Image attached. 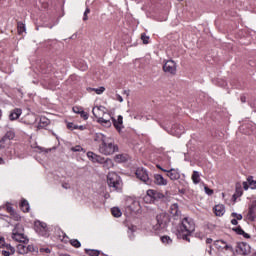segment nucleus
Returning a JSON list of instances; mask_svg holds the SVG:
<instances>
[{"instance_id": "51", "label": "nucleus", "mask_w": 256, "mask_h": 256, "mask_svg": "<svg viewBox=\"0 0 256 256\" xmlns=\"http://www.w3.org/2000/svg\"><path fill=\"white\" fill-rule=\"evenodd\" d=\"M223 249H226V251H227V250L233 251V246L227 244V242H224Z\"/></svg>"}, {"instance_id": "16", "label": "nucleus", "mask_w": 256, "mask_h": 256, "mask_svg": "<svg viewBox=\"0 0 256 256\" xmlns=\"http://www.w3.org/2000/svg\"><path fill=\"white\" fill-rule=\"evenodd\" d=\"M12 239H14V241H17L18 243H29V238H27L25 234H12Z\"/></svg>"}, {"instance_id": "36", "label": "nucleus", "mask_w": 256, "mask_h": 256, "mask_svg": "<svg viewBox=\"0 0 256 256\" xmlns=\"http://www.w3.org/2000/svg\"><path fill=\"white\" fill-rule=\"evenodd\" d=\"M25 31V24H23L22 22H18V33L19 35H21V33H24Z\"/></svg>"}, {"instance_id": "52", "label": "nucleus", "mask_w": 256, "mask_h": 256, "mask_svg": "<svg viewBox=\"0 0 256 256\" xmlns=\"http://www.w3.org/2000/svg\"><path fill=\"white\" fill-rule=\"evenodd\" d=\"M115 159L118 162L125 161V156L119 154V155H116Z\"/></svg>"}, {"instance_id": "46", "label": "nucleus", "mask_w": 256, "mask_h": 256, "mask_svg": "<svg viewBox=\"0 0 256 256\" xmlns=\"http://www.w3.org/2000/svg\"><path fill=\"white\" fill-rule=\"evenodd\" d=\"M95 163H100L103 165V163H105V158L101 157V156H96V162Z\"/></svg>"}, {"instance_id": "28", "label": "nucleus", "mask_w": 256, "mask_h": 256, "mask_svg": "<svg viewBox=\"0 0 256 256\" xmlns=\"http://www.w3.org/2000/svg\"><path fill=\"white\" fill-rule=\"evenodd\" d=\"M98 123L104 125L105 127H111V120H107L105 118H98Z\"/></svg>"}, {"instance_id": "40", "label": "nucleus", "mask_w": 256, "mask_h": 256, "mask_svg": "<svg viewBox=\"0 0 256 256\" xmlns=\"http://www.w3.org/2000/svg\"><path fill=\"white\" fill-rule=\"evenodd\" d=\"M36 249H35V246L33 245H28L26 247V253H35Z\"/></svg>"}, {"instance_id": "56", "label": "nucleus", "mask_w": 256, "mask_h": 256, "mask_svg": "<svg viewBox=\"0 0 256 256\" xmlns=\"http://www.w3.org/2000/svg\"><path fill=\"white\" fill-rule=\"evenodd\" d=\"M41 252L44 251V253H51V250L49 248H42L40 249Z\"/></svg>"}, {"instance_id": "31", "label": "nucleus", "mask_w": 256, "mask_h": 256, "mask_svg": "<svg viewBox=\"0 0 256 256\" xmlns=\"http://www.w3.org/2000/svg\"><path fill=\"white\" fill-rule=\"evenodd\" d=\"M70 245H72V247H75V249H79V247H81V242L77 239H72L70 240Z\"/></svg>"}, {"instance_id": "34", "label": "nucleus", "mask_w": 256, "mask_h": 256, "mask_svg": "<svg viewBox=\"0 0 256 256\" xmlns=\"http://www.w3.org/2000/svg\"><path fill=\"white\" fill-rule=\"evenodd\" d=\"M91 91H95L97 95H101L102 93H105V87L101 86L99 88H90Z\"/></svg>"}, {"instance_id": "58", "label": "nucleus", "mask_w": 256, "mask_h": 256, "mask_svg": "<svg viewBox=\"0 0 256 256\" xmlns=\"http://www.w3.org/2000/svg\"><path fill=\"white\" fill-rule=\"evenodd\" d=\"M7 210L8 213H10V215L13 214V212H15V210H13V207H8Z\"/></svg>"}, {"instance_id": "44", "label": "nucleus", "mask_w": 256, "mask_h": 256, "mask_svg": "<svg viewBox=\"0 0 256 256\" xmlns=\"http://www.w3.org/2000/svg\"><path fill=\"white\" fill-rule=\"evenodd\" d=\"M12 219H14V221H19L21 219V216H19L17 214V212H12V214H10Z\"/></svg>"}, {"instance_id": "5", "label": "nucleus", "mask_w": 256, "mask_h": 256, "mask_svg": "<svg viewBox=\"0 0 256 256\" xmlns=\"http://www.w3.org/2000/svg\"><path fill=\"white\" fill-rule=\"evenodd\" d=\"M34 229L38 235H41L42 237H49V228H47V223L37 220L34 222Z\"/></svg>"}, {"instance_id": "59", "label": "nucleus", "mask_w": 256, "mask_h": 256, "mask_svg": "<svg viewBox=\"0 0 256 256\" xmlns=\"http://www.w3.org/2000/svg\"><path fill=\"white\" fill-rule=\"evenodd\" d=\"M206 243H207V245H211V243H213V239L207 238Z\"/></svg>"}, {"instance_id": "13", "label": "nucleus", "mask_w": 256, "mask_h": 256, "mask_svg": "<svg viewBox=\"0 0 256 256\" xmlns=\"http://www.w3.org/2000/svg\"><path fill=\"white\" fill-rule=\"evenodd\" d=\"M22 113H23V110H21V108H15L9 114L10 121H17V119L21 117Z\"/></svg>"}, {"instance_id": "2", "label": "nucleus", "mask_w": 256, "mask_h": 256, "mask_svg": "<svg viewBox=\"0 0 256 256\" xmlns=\"http://www.w3.org/2000/svg\"><path fill=\"white\" fill-rule=\"evenodd\" d=\"M171 223V216L167 212H161L156 215L155 219L152 221L153 229L155 231H161V229H167Z\"/></svg>"}, {"instance_id": "4", "label": "nucleus", "mask_w": 256, "mask_h": 256, "mask_svg": "<svg viewBox=\"0 0 256 256\" xmlns=\"http://www.w3.org/2000/svg\"><path fill=\"white\" fill-rule=\"evenodd\" d=\"M117 151H119V147L113 143L111 138L99 145V153L102 155H113V153H117Z\"/></svg>"}, {"instance_id": "35", "label": "nucleus", "mask_w": 256, "mask_h": 256, "mask_svg": "<svg viewBox=\"0 0 256 256\" xmlns=\"http://www.w3.org/2000/svg\"><path fill=\"white\" fill-rule=\"evenodd\" d=\"M161 241H162V243H165L166 245H170V243H173V240H171V237H169V236H162Z\"/></svg>"}, {"instance_id": "8", "label": "nucleus", "mask_w": 256, "mask_h": 256, "mask_svg": "<svg viewBox=\"0 0 256 256\" xmlns=\"http://www.w3.org/2000/svg\"><path fill=\"white\" fill-rule=\"evenodd\" d=\"M136 177L137 179H140V181H143V183H145L146 185H151L149 174L147 173V170L145 168H138L136 170Z\"/></svg>"}, {"instance_id": "9", "label": "nucleus", "mask_w": 256, "mask_h": 256, "mask_svg": "<svg viewBox=\"0 0 256 256\" xmlns=\"http://www.w3.org/2000/svg\"><path fill=\"white\" fill-rule=\"evenodd\" d=\"M236 253L247 256L251 253V246L245 242H239L236 247Z\"/></svg>"}, {"instance_id": "54", "label": "nucleus", "mask_w": 256, "mask_h": 256, "mask_svg": "<svg viewBox=\"0 0 256 256\" xmlns=\"http://www.w3.org/2000/svg\"><path fill=\"white\" fill-rule=\"evenodd\" d=\"M63 189H71V185L69 183H62Z\"/></svg>"}, {"instance_id": "20", "label": "nucleus", "mask_w": 256, "mask_h": 256, "mask_svg": "<svg viewBox=\"0 0 256 256\" xmlns=\"http://www.w3.org/2000/svg\"><path fill=\"white\" fill-rule=\"evenodd\" d=\"M67 128L70 129V131H74L75 129H79L80 131H85L86 127L83 125H75L73 122H69L67 124Z\"/></svg>"}, {"instance_id": "23", "label": "nucleus", "mask_w": 256, "mask_h": 256, "mask_svg": "<svg viewBox=\"0 0 256 256\" xmlns=\"http://www.w3.org/2000/svg\"><path fill=\"white\" fill-rule=\"evenodd\" d=\"M102 165H103V168L104 169H111L113 168V160L107 158V159H104V162H102Z\"/></svg>"}, {"instance_id": "64", "label": "nucleus", "mask_w": 256, "mask_h": 256, "mask_svg": "<svg viewBox=\"0 0 256 256\" xmlns=\"http://www.w3.org/2000/svg\"><path fill=\"white\" fill-rule=\"evenodd\" d=\"M123 94H124V95H127V97H129V90H124V91H123Z\"/></svg>"}, {"instance_id": "10", "label": "nucleus", "mask_w": 256, "mask_h": 256, "mask_svg": "<svg viewBox=\"0 0 256 256\" xmlns=\"http://www.w3.org/2000/svg\"><path fill=\"white\" fill-rule=\"evenodd\" d=\"M171 132L176 137H181V135H183V133H185V127H183V125H181V124H174L172 126Z\"/></svg>"}, {"instance_id": "27", "label": "nucleus", "mask_w": 256, "mask_h": 256, "mask_svg": "<svg viewBox=\"0 0 256 256\" xmlns=\"http://www.w3.org/2000/svg\"><path fill=\"white\" fill-rule=\"evenodd\" d=\"M17 251L20 255H25L27 253V247L24 244H18Z\"/></svg>"}, {"instance_id": "6", "label": "nucleus", "mask_w": 256, "mask_h": 256, "mask_svg": "<svg viewBox=\"0 0 256 256\" xmlns=\"http://www.w3.org/2000/svg\"><path fill=\"white\" fill-rule=\"evenodd\" d=\"M13 139H15V132L11 130L6 132L0 140V149H7V147L11 145V141H13Z\"/></svg>"}, {"instance_id": "55", "label": "nucleus", "mask_w": 256, "mask_h": 256, "mask_svg": "<svg viewBox=\"0 0 256 256\" xmlns=\"http://www.w3.org/2000/svg\"><path fill=\"white\" fill-rule=\"evenodd\" d=\"M240 101H241V103H247V97L245 95H242L240 97Z\"/></svg>"}, {"instance_id": "12", "label": "nucleus", "mask_w": 256, "mask_h": 256, "mask_svg": "<svg viewBox=\"0 0 256 256\" xmlns=\"http://www.w3.org/2000/svg\"><path fill=\"white\" fill-rule=\"evenodd\" d=\"M170 214L174 217L175 220L181 217V211L179 210V204L174 203L170 206Z\"/></svg>"}, {"instance_id": "25", "label": "nucleus", "mask_w": 256, "mask_h": 256, "mask_svg": "<svg viewBox=\"0 0 256 256\" xmlns=\"http://www.w3.org/2000/svg\"><path fill=\"white\" fill-rule=\"evenodd\" d=\"M85 254L90 256H99L101 255V252L99 250L95 249H85Z\"/></svg>"}, {"instance_id": "49", "label": "nucleus", "mask_w": 256, "mask_h": 256, "mask_svg": "<svg viewBox=\"0 0 256 256\" xmlns=\"http://www.w3.org/2000/svg\"><path fill=\"white\" fill-rule=\"evenodd\" d=\"M204 190H205V194H206V195H213V189H211V188L205 186V187H204Z\"/></svg>"}, {"instance_id": "24", "label": "nucleus", "mask_w": 256, "mask_h": 256, "mask_svg": "<svg viewBox=\"0 0 256 256\" xmlns=\"http://www.w3.org/2000/svg\"><path fill=\"white\" fill-rule=\"evenodd\" d=\"M192 181L195 185L201 182V176L199 175L198 171H194L192 174Z\"/></svg>"}, {"instance_id": "17", "label": "nucleus", "mask_w": 256, "mask_h": 256, "mask_svg": "<svg viewBox=\"0 0 256 256\" xmlns=\"http://www.w3.org/2000/svg\"><path fill=\"white\" fill-rule=\"evenodd\" d=\"M113 125L117 131L123 129V116L119 115L117 119L112 118Z\"/></svg>"}, {"instance_id": "50", "label": "nucleus", "mask_w": 256, "mask_h": 256, "mask_svg": "<svg viewBox=\"0 0 256 256\" xmlns=\"http://www.w3.org/2000/svg\"><path fill=\"white\" fill-rule=\"evenodd\" d=\"M2 255L11 256V255H15V253H11V250H2Z\"/></svg>"}, {"instance_id": "29", "label": "nucleus", "mask_w": 256, "mask_h": 256, "mask_svg": "<svg viewBox=\"0 0 256 256\" xmlns=\"http://www.w3.org/2000/svg\"><path fill=\"white\" fill-rule=\"evenodd\" d=\"M97 154H95L94 152H87V157L90 161H92V163H96L97 161Z\"/></svg>"}, {"instance_id": "14", "label": "nucleus", "mask_w": 256, "mask_h": 256, "mask_svg": "<svg viewBox=\"0 0 256 256\" xmlns=\"http://www.w3.org/2000/svg\"><path fill=\"white\" fill-rule=\"evenodd\" d=\"M110 139L111 138L107 137L103 133H96L94 135V141H96V143H101V145H103L104 143H107V141L110 140Z\"/></svg>"}, {"instance_id": "41", "label": "nucleus", "mask_w": 256, "mask_h": 256, "mask_svg": "<svg viewBox=\"0 0 256 256\" xmlns=\"http://www.w3.org/2000/svg\"><path fill=\"white\" fill-rule=\"evenodd\" d=\"M233 231H235V233H237V235H243V233H245V231L241 229V226L233 228Z\"/></svg>"}, {"instance_id": "45", "label": "nucleus", "mask_w": 256, "mask_h": 256, "mask_svg": "<svg viewBox=\"0 0 256 256\" xmlns=\"http://www.w3.org/2000/svg\"><path fill=\"white\" fill-rule=\"evenodd\" d=\"M71 150H72L74 153H79V152L83 151V147H81V146H75V147H72Z\"/></svg>"}, {"instance_id": "26", "label": "nucleus", "mask_w": 256, "mask_h": 256, "mask_svg": "<svg viewBox=\"0 0 256 256\" xmlns=\"http://www.w3.org/2000/svg\"><path fill=\"white\" fill-rule=\"evenodd\" d=\"M47 125H49V119H47L45 117H41L40 123L38 125V129H42V127H47Z\"/></svg>"}, {"instance_id": "37", "label": "nucleus", "mask_w": 256, "mask_h": 256, "mask_svg": "<svg viewBox=\"0 0 256 256\" xmlns=\"http://www.w3.org/2000/svg\"><path fill=\"white\" fill-rule=\"evenodd\" d=\"M231 217H233L234 219H236V221H241V219H243V215L237 214V212H232V213H231Z\"/></svg>"}, {"instance_id": "19", "label": "nucleus", "mask_w": 256, "mask_h": 256, "mask_svg": "<svg viewBox=\"0 0 256 256\" xmlns=\"http://www.w3.org/2000/svg\"><path fill=\"white\" fill-rule=\"evenodd\" d=\"M154 183L156 185H167V179H165L161 174H155Z\"/></svg>"}, {"instance_id": "42", "label": "nucleus", "mask_w": 256, "mask_h": 256, "mask_svg": "<svg viewBox=\"0 0 256 256\" xmlns=\"http://www.w3.org/2000/svg\"><path fill=\"white\" fill-rule=\"evenodd\" d=\"M73 111L77 114V115H80L83 111V108L79 107V106H74L73 108Z\"/></svg>"}, {"instance_id": "15", "label": "nucleus", "mask_w": 256, "mask_h": 256, "mask_svg": "<svg viewBox=\"0 0 256 256\" xmlns=\"http://www.w3.org/2000/svg\"><path fill=\"white\" fill-rule=\"evenodd\" d=\"M168 177H170L171 181H177L178 179H181V174L178 170H175L174 168L167 170Z\"/></svg>"}, {"instance_id": "43", "label": "nucleus", "mask_w": 256, "mask_h": 256, "mask_svg": "<svg viewBox=\"0 0 256 256\" xmlns=\"http://www.w3.org/2000/svg\"><path fill=\"white\" fill-rule=\"evenodd\" d=\"M155 193H156V190H148L147 196L150 197L151 199H155Z\"/></svg>"}, {"instance_id": "3", "label": "nucleus", "mask_w": 256, "mask_h": 256, "mask_svg": "<svg viewBox=\"0 0 256 256\" xmlns=\"http://www.w3.org/2000/svg\"><path fill=\"white\" fill-rule=\"evenodd\" d=\"M107 184L110 187V191H121V189H123V181L121 180V176L116 172L108 173Z\"/></svg>"}, {"instance_id": "57", "label": "nucleus", "mask_w": 256, "mask_h": 256, "mask_svg": "<svg viewBox=\"0 0 256 256\" xmlns=\"http://www.w3.org/2000/svg\"><path fill=\"white\" fill-rule=\"evenodd\" d=\"M242 235L245 237V239H251V236L246 232H244Z\"/></svg>"}, {"instance_id": "60", "label": "nucleus", "mask_w": 256, "mask_h": 256, "mask_svg": "<svg viewBox=\"0 0 256 256\" xmlns=\"http://www.w3.org/2000/svg\"><path fill=\"white\" fill-rule=\"evenodd\" d=\"M231 223L233 224V225H238L239 224V222L237 221V219H232L231 220Z\"/></svg>"}, {"instance_id": "22", "label": "nucleus", "mask_w": 256, "mask_h": 256, "mask_svg": "<svg viewBox=\"0 0 256 256\" xmlns=\"http://www.w3.org/2000/svg\"><path fill=\"white\" fill-rule=\"evenodd\" d=\"M24 231H25V229L23 228V226L21 224H16L12 231V235L24 234Z\"/></svg>"}, {"instance_id": "63", "label": "nucleus", "mask_w": 256, "mask_h": 256, "mask_svg": "<svg viewBox=\"0 0 256 256\" xmlns=\"http://www.w3.org/2000/svg\"><path fill=\"white\" fill-rule=\"evenodd\" d=\"M43 81H44V83H51V82H49V78H47V77H44Z\"/></svg>"}, {"instance_id": "1", "label": "nucleus", "mask_w": 256, "mask_h": 256, "mask_svg": "<svg viewBox=\"0 0 256 256\" xmlns=\"http://www.w3.org/2000/svg\"><path fill=\"white\" fill-rule=\"evenodd\" d=\"M195 231V222L189 218H184L181 222L179 229L177 230V238L183 239L191 243V233Z\"/></svg>"}, {"instance_id": "32", "label": "nucleus", "mask_w": 256, "mask_h": 256, "mask_svg": "<svg viewBox=\"0 0 256 256\" xmlns=\"http://www.w3.org/2000/svg\"><path fill=\"white\" fill-rule=\"evenodd\" d=\"M225 245V241L223 240H217L214 242V246L216 247V249H223Z\"/></svg>"}, {"instance_id": "39", "label": "nucleus", "mask_w": 256, "mask_h": 256, "mask_svg": "<svg viewBox=\"0 0 256 256\" xmlns=\"http://www.w3.org/2000/svg\"><path fill=\"white\" fill-rule=\"evenodd\" d=\"M164 197L165 195H163V193L156 191L154 195V201H157V199H163Z\"/></svg>"}, {"instance_id": "48", "label": "nucleus", "mask_w": 256, "mask_h": 256, "mask_svg": "<svg viewBox=\"0 0 256 256\" xmlns=\"http://www.w3.org/2000/svg\"><path fill=\"white\" fill-rule=\"evenodd\" d=\"M90 13H91V10L89 8H86V10L84 12V16H83V21H87V19H89V17H87V15Z\"/></svg>"}, {"instance_id": "30", "label": "nucleus", "mask_w": 256, "mask_h": 256, "mask_svg": "<svg viewBox=\"0 0 256 256\" xmlns=\"http://www.w3.org/2000/svg\"><path fill=\"white\" fill-rule=\"evenodd\" d=\"M111 213L113 215V217H121L122 213H121V210L117 207H114L111 209Z\"/></svg>"}, {"instance_id": "47", "label": "nucleus", "mask_w": 256, "mask_h": 256, "mask_svg": "<svg viewBox=\"0 0 256 256\" xmlns=\"http://www.w3.org/2000/svg\"><path fill=\"white\" fill-rule=\"evenodd\" d=\"M80 116L82 119H84V121H87L89 119V114L87 112H84L83 110Z\"/></svg>"}, {"instance_id": "18", "label": "nucleus", "mask_w": 256, "mask_h": 256, "mask_svg": "<svg viewBox=\"0 0 256 256\" xmlns=\"http://www.w3.org/2000/svg\"><path fill=\"white\" fill-rule=\"evenodd\" d=\"M214 212L217 217H223V215H225V206L223 204L216 205Z\"/></svg>"}, {"instance_id": "7", "label": "nucleus", "mask_w": 256, "mask_h": 256, "mask_svg": "<svg viewBox=\"0 0 256 256\" xmlns=\"http://www.w3.org/2000/svg\"><path fill=\"white\" fill-rule=\"evenodd\" d=\"M164 73H168L169 75H176L177 73V63L173 60H167L163 65Z\"/></svg>"}, {"instance_id": "61", "label": "nucleus", "mask_w": 256, "mask_h": 256, "mask_svg": "<svg viewBox=\"0 0 256 256\" xmlns=\"http://www.w3.org/2000/svg\"><path fill=\"white\" fill-rule=\"evenodd\" d=\"M5 244V238L4 237H0V245H4Z\"/></svg>"}, {"instance_id": "21", "label": "nucleus", "mask_w": 256, "mask_h": 256, "mask_svg": "<svg viewBox=\"0 0 256 256\" xmlns=\"http://www.w3.org/2000/svg\"><path fill=\"white\" fill-rule=\"evenodd\" d=\"M20 207H21V210L23 211V213H29V202L25 199H23L20 203Z\"/></svg>"}, {"instance_id": "38", "label": "nucleus", "mask_w": 256, "mask_h": 256, "mask_svg": "<svg viewBox=\"0 0 256 256\" xmlns=\"http://www.w3.org/2000/svg\"><path fill=\"white\" fill-rule=\"evenodd\" d=\"M141 39H142L144 45H149V36H147L145 34H141Z\"/></svg>"}, {"instance_id": "62", "label": "nucleus", "mask_w": 256, "mask_h": 256, "mask_svg": "<svg viewBox=\"0 0 256 256\" xmlns=\"http://www.w3.org/2000/svg\"><path fill=\"white\" fill-rule=\"evenodd\" d=\"M157 169H160V170L163 171L164 173H167V171H168V170H166V169H163V168L161 167V165H157Z\"/></svg>"}, {"instance_id": "53", "label": "nucleus", "mask_w": 256, "mask_h": 256, "mask_svg": "<svg viewBox=\"0 0 256 256\" xmlns=\"http://www.w3.org/2000/svg\"><path fill=\"white\" fill-rule=\"evenodd\" d=\"M116 101H119V103H123V97L119 94H116Z\"/></svg>"}, {"instance_id": "33", "label": "nucleus", "mask_w": 256, "mask_h": 256, "mask_svg": "<svg viewBox=\"0 0 256 256\" xmlns=\"http://www.w3.org/2000/svg\"><path fill=\"white\" fill-rule=\"evenodd\" d=\"M2 247L6 249V251H11V253H15V247L11 246V244H2Z\"/></svg>"}, {"instance_id": "11", "label": "nucleus", "mask_w": 256, "mask_h": 256, "mask_svg": "<svg viewBox=\"0 0 256 256\" xmlns=\"http://www.w3.org/2000/svg\"><path fill=\"white\" fill-rule=\"evenodd\" d=\"M256 189V180H253V176H249L247 181L243 182V189L247 191L248 189Z\"/></svg>"}]
</instances>
